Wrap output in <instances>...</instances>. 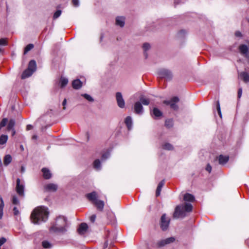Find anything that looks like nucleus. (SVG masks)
Instances as JSON below:
<instances>
[{
  "label": "nucleus",
  "mask_w": 249,
  "mask_h": 249,
  "mask_svg": "<svg viewBox=\"0 0 249 249\" xmlns=\"http://www.w3.org/2000/svg\"><path fill=\"white\" fill-rule=\"evenodd\" d=\"M165 126L168 128L171 127L173 125V121L172 119H168L165 121Z\"/></svg>",
  "instance_id": "36"
},
{
  "label": "nucleus",
  "mask_w": 249,
  "mask_h": 249,
  "mask_svg": "<svg viewBox=\"0 0 249 249\" xmlns=\"http://www.w3.org/2000/svg\"><path fill=\"white\" fill-rule=\"evenodd\" d=\"M162 146V148L165 150H171L173 149V146L169 143H165Z\"/></svg>",
  "instance_id": "33"
},
{
  "label": "nucleus",
  "mask_w": 249,
  "mask_h": 249,
  "mask_svg": "<svg viewBox=\"0 0 249 249\" xmlns=\"http://www.w3.org/2000/svg\"><path fill=\"white\" fill-rule=\"evenodd\" d=\"M21 149H22V148H23V146H22V145H21Z\"/></svg>",
  "instance_id": "61"
},
{
  "label": "nucleus",
  "mask_w": 249,
  "mask_h": 249,
  "mask_svg": "<svg viewBox=\"0 0 249 249\" xmlns=\"http://www.w3.org/2000/svg\"><path fill=\"white\" fill-rule=\"evenodd\" d=\"M206 170L209 172V173H210L211 172V170H212V167L209 164H208L207 165V166H206Z\"/></svg>",
  "instance_id": "51"
},
{
  "label": "nucleus",
  "mask_w": 249,
  "mask_h": 249,
  "mask_svg": "<svg viewBox=\"0 0 249 249\" xmlns=\"http://www.w3.org/2000/svg\"><path fill=\"white\" fill-rule=\"evenodd\" d=\"M41 171L43 173V176L45 179H48L52 177V174L47 168H43Z\"/></svg>",
  "instance_id": "19"
},
{
  "label": "nucleus",
  "mask_w": 249,
  "mask_h": 249,
  "mask_svg": "<svg viewBox=\"0 0 249 249\" xmlns=\"http://www.w3.org/2000/svg\"><path fill=\"white\" fill-rule=\"evenodd\" d=\"M175 241V238L174 237H171L159 241L157 243V245L159 247H161L165 246V245L173 243Z\"/></svg>",
  "instance_id": "9"
},
{
  "label": "nucleus",
  "mask_w": 249,
  "mask_h": 249,
  "mask_svg": "<svg viewBox=\"0 0 249 249\" xmlns=\"http://www.w3.org/2000/svg\"><path fill=\"white\" fill-rule=\"evenodd\" d=\"M8 139V136L5 135H2L0 137V144H5Z\"/></svg>",
  "instance_id": "32"
},
{
  "label": "nucleus",
  "mask_w": 249,
  "mask_h": 249,
  "mask_svg": "<svg viewBox=\"0 0 249 249\" xmlns=\"http://www.w3.org/2000/svg\"><path fill=\"white\" fill-rule=\"evenodd\" d=\"M34 48V45L33 44H29L26 46L24 49V54H26L29 51L32 50Z\"/></svg>",
  "instance_id": "37"
},
{
  "label": "nucleus",
  "mask_w": 249,
  "mask_h": 249,
  "mask_svg": "<svg viewBox=\"0 0 249 249\" xmlns=\"http://www.w3.org/2000/svg\"><path fill=\"white\" fill-rule=\"evenodd\" d=\"M175 4H177L178 3V2L177 1V0H175Z\"/></svg>",
  "instance_id": "59"
},
{
  "label": "nucleus",
  "mask_w": 249,
  "mask_h": 249,
  "mask_svg": "<svg viewBox=\"0 0 249 249\" xmlns=\"http://www.w3.org/2000/svg\"><path fill=\"white\" fill-rule=\"evenodd\" d=\"M134 112L137 114H142L143 112V107L140 102H137L134 104Z\"/></svg>",
  "instance_id": "10"
},
{
  "label": "nucleus",
  "mask_w": 249,
  "mask_h": 249,
  "mask_svg": "<svg viewBox=\"0 0 249 249\" xmlns=\"http://www.w3.org/2000/svg\"><path fill=\"white\" fill-rule=\"evenodd\" d=\"M96 219V215L95 214H93L91 216H90L89 219L91 222H94Z\"/></svg>",
  "instance_id": "50"
},
{
  "label": "nucleus",
  "mask_w": 249,
  "mask_h": 249,
  "mask_svg": "<svg viewBox=\"0 0 249 249\" xmlns=\"http://www.w3.org/2000/svg\"><path fill=\"white\" fill-rule=\"evenodd\" d=\"M21 149H22V148H23V146H22V145H21Z\"/></svg>",
  "instance_id": "63"
},
{
  "label": "nucleus",
  "mask_w": 249,
  "mask_h": 249,
  "mask_svg": "<svg viewBox=\"0 0 249 249\" xmlns=\"http://www.w3.org/2000/svg\"><path fill=\"white\" fill-rule=\"evenodd\" d=\"M13 213L15 216H19L20 215V212L16 207L13 208Z\"/></svg>",
  "instance_id": "42"
},
{
  "label": "nucleus",
  "mask_w": 249,
  "mask_h": 249,
  "mask_svg": "<svg viewBox=\"0 0 249 249\" xmlns=\"http://www.w3.org/2000/svg\"><path fill=\"white\" fill-rule=\"evenodd\" d=\"M116 98L118 106L120 108H124V107L125 103L121 92H118L116 93Z\"/></svg>",
  "instance_id": "8"
},
{
  "label": "nucleus",
  "mask_w": 249,
  "mask_h": 249,
  "mask_svg": "<svg viewBox=\"0 0 249 249\" xmlns=\"http://www.w3.org/2000/svg\"><path fill=\"white\" fill-rule=\"evenodd\" d=\"M12 202L14 205H18L19 204V201L15 195L12 196Z\"/></svg>",
  "instance_id": "38"
},
{
  "label": "nucleus",
  "mask_w": 249,
  "mask_h": 249,
  "mask_svg": "<svg viewBox=\"0 0 249 249\" xmlns=\"http://www.w3.org/2000/svg\"><path fill=\"white\" fill-rule=\"evenodd\" d=\"M8 120L7 118H3L1 122L0 123V125L3 127L5 126L6 123H7Z\"/></svg>",
  "instance_id": "44"
},
{
  "label": "nucleus",
  "mask_w": 249,
  "mask_h": 249,
  "mask_svg": "<svg viewBox=\"0 0 249 249\" xmlns=\"http://www.w3.org/2000/svg\"><path fill=\"white\" fill-rule=\"evenodd\" d=\"M36 61L34 60H31L29 62L28 69L29 70H30L31 71H32V72H34V71H36Z\"/></svg>",
  "instance_id": "23"
},
{
  "label": "nucleus",
  "mask_w": 249,
  "mask_h": 249,
  "mask_svg": "<svg viewBox=\"0 0 249 249\" xmlns=\"http://www.w3.org/2000/svg\"><path fill=\"white\" fill-rule=\"evenodd\" d=\"M24 168H23V167H22V168H21V171H22V172H23V171H24Z\"/></svg>",
  "instance_id": "60"
},
{
  "label": "nucleus",
  "mask_w": 249,
  "mask_h": 249,
  "mask_svg": "<svg viewBox=\"0 0 249 249\" xmlns=\"http://www.w3.org/2000/svg\"><path fill=\"white\" fill-rule=\"evenodd\" d=\"M48 215L49 213L47 208L44 207H38L32 212L31 219L33 223L39 224L42 222H45L48 219Z\"/></svg>",
  "instance_id": "1"
},
{
  "label": "nucleus",
  "mask_w": 249,
  "mask_h": 249,
  "mask_svg": "<svg viewBox=\"0 0 249 249\" xmlns=\"http://www.w3.org/2000/svg\"><path fill=\"white\" fill-rule=\"evenodd\" d=\"M150 48V44L148 43H144L143 44V46H142V48L144 51V55H145V57H147V53H146V51H147V50H148Z\"/></svg>",
  "instance_id": "34"
},
{
  "label": "nucleus",
  "mask_w": 249,
  "mask_h": 249,
  "mask_svg": "<svg viewBox=\"0 0 249 249\" xmlns=\"http://www.w3.org/2000/svg\"><path fill=\"white\" fill-rule=\"evenodd\" d=\"M164 185V180H161L159 183V184L157 186V189H156V196L157 197L160 195L162 188L163 187Z\"/></svg>",
  "instance_id": "21"
},
{
  "label": "nucleus",
  "mask_w": 249,
  "mask_h": 249,
  "mask_svg": "<svg viewBox=\"0 0 249 249\" xmlns=\"http://www.w3.org/2000/svg\"><path fill=\"white\" fill-rule=\"evenodd\" d=\"M72 3L73 6L77 7L79 6V0H72Z\"/></svg>",
  "instance_id": "48"
},
{
  "label": "nucleus",
  "mask_w": 249,
  "mask_h": 249,
  "mask_svg": "<svg viewBox=\"0 0 249 249\" xmlns=\"http://www.w3.org/2000/svg\"><path fill=\"white\" fill-rule=\"evenodd\" d=\"M12 161V157L10 155L5 156L3 160V164L5 166H7Z\"/></svg>",
  "instance_id": "28"
},
{
  "label": "nucleus",
  "mask_w": 249,
  "mask_h": 249,
  "mask_svg": "<svg viewBox=\"0 0 249 249\" xmlns=\"http://www.w3.org/2000/svg\"><path fill=\"white\" fill-rule=\"evenodd\" d=\"M68 82V80L67 78L65 77H61L60 79V83L61 86L62 87H65L67 85Z\"/></svg>",
  "instance_id": "35"
},
{
  "label": "nucleus",
  "mask_w": 249,
  "mask_h": 249,
  "mask_svg": "<svg viewBox=\"0 0 249 249\" xmlns=\"http://www.w3.org/2000/svg\"><path fill=\"white\" fill-rule=\"evenodd\" d=\"M7 44L6 40L4 38L0 39V45H6Z\"/></svg>",
  "instance_id": "47"
},
{
  "label": "nucleus",
  "mask_w": 249,
  "mask_h": 249,
  "mask_svg": "<svg viewBox=\"0 0 249 249\" xmlns=\"http://www.w3.org/2000/svg\"><path fill=\"white\" fill-rule=\"evenodd\" d=\"M33 72L31 71L30 70H29L28 68L25 70L22 73L21 75L22 79H25L32 75Z\"/></svg>",
  "instance_id": "24"
},
{
  "label": "nucleus",
  "mask_w": 249,
  "mask_h": 249,
  "mask_svg": "<svg viewBox=\"0 0 249 249\" xmlns=\"http://www.w3.org/2000/svg\"><path fill=\"white\" fill-rule=\"evenodd\" d=\"M3 215V211L0 210V219H1Z\"/></svg>",
  "instance_id": "58"
},
{
  "label": "nucleus",
  "mask_w": 249,
  "mask_h": 249,
  "mask_svg": "<svg viewBox=\"0 0 249 249\" xmlns=\"http://www.w3.org/2000/svg\"><path fill=\"white\" fill-rule=\"evenodd\" d=\"M88 228V225L85 223H82L79 225L77 230L78 232L80 234H84L86 232Z\"/></svg>",
  "instance_id": "13"
},
{
  "label": "nucleus",
  "mask_w": 249,
  "mask_h": 249,
  "mask_svg": "<svg viewBox=\"0 0 249 249\" xmlns=\"http://www.w3.org/2000/svg\"><path fill=\"white\" fill-rule=\"evenodd\" d=\"M6 240L4 237H1L0 238V247L2 246L5 242Z\"/></svg>",
  "instance_id": "49"
},
{
  "label": "nucleus",
  "mask_w": 249,
  "mask_h": 249,
  "mask_svg": "<svg viewBox=\"0 0 249 249\" xmlns=\"http://www.w3.org/2000/svg\"><path fill=\"white\" fill-rule=\"evenodd\" d=\"M235 35L236 36H238V37H240L242 36V34L241 32H239V31H237L235 32Z\"/></svg>",
  "instance_id": "53"
},
{
  "label": "nucleus",
  "mask_w": 249,
  "mask_h": 249,
  "mask_svg": "<svg viewBox=\"0 0 249 249\" xmlns=\"http://www.w3.org/2000/svg\"><path fill=\"white\" fill-rule=\"evenodd\" d=\"M125 124H126L128 130L131 129L132 126V120L130 116H127L125 118Z\"/></svg>",
  "instance_id": "26"
},
{
  "label": "nucleus",
  "mask_w": 249,
  "mask_h": 249,
  "mask_svg": "<svg viewBox=\"0 0 249 249\" xmlns=\"http://www.w3.org/2000/svg\"><path fill=\"white\" fill-rule=\"evenodd\" d=\"M72 86L73 89H78L82 86V82L78 79L73 80L72 82Z\"/></svg>",
  "instance_id": "16"
},
{
  "label": "nucleus",
  "mask_w": 249,
  "mask_h": 249,
  "mask_svg": "<svg viewBox=\"0 0 249 249\" xmlns=\"http://www.w3.org/2000/svg\"><path fill=\"white\" fill-rule=\"evenodd\" d=\"M67 227L66 218L63 216H59L56 218L55 222L51 224L49 231L52 233H63L66 232Z\"/></svg>",
  "instance_id": "2"
},
{
  "label": "nucleus",
  "mask_w": 249,
  "mask_h": 249,
  "mask_svg": "<svg viewBox=\"0 0 249 249\" xmlns=\"http://www.w3.org/2000/svg\"><path fill=\"white\" fill-rule=\"evenodd\" d=\"M242 93V89L241 88H240L238 91V97L239 98H240L241 97Z\"/></svg>",
  "instance_id": "52"
},
{
  "label": "nucleus",
  "mask_w": 249,
  "mask_h": 249,
  "mask_svg": "<svg viewBox=\"0 0 249 249\" xmlns=\"http://www.w3.org/2000/svg\"><path fill=\"white\" fill-rule=\"evenodd\" d=\"M42 246L44 249H50L52 247V244L47 240L42 242Z\"/></svg>",
  "instance_id": "29"
},
{
  "label": "nucleus",
  "mask_w": 249,
  "mask_h": 249,
  "mask_svg": "<svg viewBox=\"0 0 249 249\" xmlns=\"http://www.w3.org/2000/svg\"><path fill=\"white\" fill-rule=\"evenodd\" d=\"M158 74L161 78H164L167 80L171 79L172 74L171 72L167 69H161L159 70Z\"/></svg>",
  "instance_id": "4"
},
{
  "label": "nucleus",
  "mask_w": 249,
  "mask_h": 249,
  "mask_svg": "<svg viewBox=\"0 0 249 249\" xmlns=\"http://www.w3.org/2000/svg\"><path fill=\"white\" fill-rule=\"evenodd\" d=\"M15 125V121L14 119H10L8 122L7 129L8 130H12V136H14L16 133L14 127Z\"/></svg>",
  "instance_id": "14"
},
{
  "label": "nucleus",
  "mask_w": 249,
  "mask_h": 249,
  "mask_svg": "<svg viewBox=\"0 0 249 249\" xmlns=\"http://www.w3.org/2000/svg\"><path fill=\"white\" fill-rule=\"evenodd\" d=\"M8 120L7 118H3L1 122L0 123V125L3 127L5 126L6 123H7Z\"/></svg>",
  "instance_id": "43"
},
{
  "label": "nucleus",
  "mask_w": 249,
  "mask_h": 249,
  "mask_svg": "<svg viewBox=\"0 0 249 249\" xmlns=\"http://www.w3.org/2000/svg\"><path fill=\"white\" fill-rule=\"evenodd\" d=\"M87 198L93 204L97 200V194L93 191L86 195Z\"/></svg>",
  "instance_id": "11"
},
{
  "label": "nucleus",
  "mask_w": 249,
  "mask_h": 249,
  "mask_svg": "<svg viewBox=\"0 0 249 249\" xmlns=\"http://www.w3.org/2000/svg\"><path fill=\"white\" fill-rule=\"evenodd\" d=\"M169 224V220L166 219L165 214H162L161 217V224L160 227L163 231H165L167 229Z\"/></svg>",
  "instance_id": "7"
},
{
  "label": "nucleus",
  "mask_w": 249,
  "mask_h": 249,
  "mask_svg": "<svg viewBox=\"0 0 249 249\" xmlns=\"http://www.w3.org/2000/svg\"><path fill=\"white\" fill-rule=\"evenodd\" d=\"M239 76L242 79L245 83L249 82V74L245 71L241 72L239 74Z\"/></svg>",
  "instance_id": "15"
},
{
  "label": "nucleus",
  "mask_w": 249,
  "mask_h": 249,
  "mask_svg": "<svg viewBox=\"0 0 249 249\" xmlns=\"http://www.w3.org/2000/svg\"><path fill=\"white\" fill-rule=\"evenodd\" d=\"M93 166L95 169L100 170L101 166L100 160L98 159L95 160L93 162Z\"/></svg>",
  "instance_id": "30"
},
{
  "label": "nucleus",
  "mask_w": 249,
  "mask_h": 249,
  "mask_svg": "<svg viewBox=\"0 0 249 249\" xmlns=\"http://www.w3.org/2000/svg\"><path fill=\"white\" fill-rule=\"evenodd\" d=\"M109 156V153H106L103 154L102 156V160H105L107 159Z\"/></svg>",
  "instance_id": "46"
},
{
  "label": "nucleus",
  "mask_w": 249,
  "mask_h": 249,
  "mask_svg": "<svg viewBox=\"0 0 249 249\" xmlns=\"http://www.w3.org/2000/svg\"><path fill=\"white\" fill-rule=\"evenodd\" d=\"M16 190L19 196H24V185L20 183V179L18 178L17 179Z\"/></svg>",
  "instance_id": "6"
},
{
  "label": "nucleus",
  "mask_w": 249,
  "mask_h": 249,
  "mask_svg": "<svg viewBox=\"0 0 249 249\" xmlns=\"http://www.w3.org/2000/svg\"><path fill=\"white\" fill-rule=\"evenodd\" d=\"M216 109L219 117L222 118V113L220 109V103L218 101L216 102Z\"/></svg>",
  "instance_id": "40"
},
{
  "label": "nucleus",
  "mask_w": 249,
  "mask_h": 249,
  "mask_svg": "<svg viewBox=\"0 0 249 249\" xmlns=\"http://www.w3.org/2000/svg\"><path fill=\"white\" fill-rule=\"evenodd\" d=\"M193 206L190 203H185L176 207L173 214V217L176 218H183L186 216V213L191 212Z\"/></svg>",
  "instance_id": "3"
},
{
  "label": "nucleus",
  "mask_w": 249,
  "mask_h": 249,
  "mask_svg": "<svg viewBox=\"0 0 249 249\" xmlns=\"http://www.w3.org/2000/svg\"><path fill=\"white\" fill-rule=\"evenodd\" d=\"M183 199L185 201L193 202L195 197L190 194L186 193L184 195Z\"/></svg>",
  "instance_id": "25"
},
{
  "label": "nucleus",
  "mask_w": 249,
  "mask_h": 249,
  "mask_svg": "<svg viewBox=\"0 0 249 249\" xmlns=\"http://www.w3.org/2000/svg\"><path fill=\"white\" fill-rule=\"evenodd\" d=\"M179 101V99L177 97H174L171 99V100L167 101L165 100L163 101V103L167 105H170L171 108L174 110H177L178 109V106L176 104Z\"/></svg>",
  "instance_id": "5"
},
{
  "label": "nucleus",
  "mask_w": 249,
  "mask_h": 249,
  "mask_svg": "<svg viewBox=\"0 0 249 249\" xmlns=\"http://www.w3.org/2000/svg\"><path fill=\"white\" fill-rule=\"evenodd\" d=\"M125 18L124 17H117L116 18V24L117 25L123 27L124 25Z\"/></svg>",
  "instance_id": "17"
},
{
  "label": "nucleus",
  "mask_w": 249,
  "mask_h": 249,
  "mask_svg": "<svg viewBox=\"0 0 249 249\" xmlns=\"http://www.w3.org/2000/svg\"><path fill=\"white\" fill-rule=\"evenodd\" d=\"M82 96L89 102H93L94 101L93 98L90 95L88 94H82Z\"/></svg>",
  "instance_id": "39"
},
{
  "label": "nucleus",
  "mask_w": 249,
  "mask_h": 249,
  "mask_svg": "<svg viewBox=\"0 0 249 249\" xmlns=\"http://www.w3.org/2000/svg\"><path fill=\"white\" fill-rule=\"evenodd\" d=\"M61 14V11L60 10H57L53 15V18L56 19L58 18Z\"/></svg>",
  "instance_id": "41"
},
{
  "label": "nucleus",
  "mask_w": 249,
  "mask_h": 249,
  "mask_svg": "<svg viewBox=\"0 0 249 249\" xmlns=\"http://www.w3.org/2000/svg\"><path fill=\"white\" fill-rule=\"evenodd\" d=\"M239 49L241 53L247 55L248 51V47L246 45H241L239 47Z\"/></svg>",
  "instance_id": "27"
},
{
  "label": "nucleus",
  "mask_w": 249,
  "mask_h": 249,
  "mask_svg": "<svg viewBox=\"0 0 249 249\" xmlns=\"http://www.w3.org/2000/svg\"><path fill=\"white\" fill-rule=\"evenodd\" d=\"M248 22H249V18L248 19Z\"/></svg>",
  "instance_id": "64"
},
{
  "label": "nucleus",
  "mask_w": 249,
  "mask_h": 249,
  "mask_svg": "<svg viewBox=\"0 0 249 249\" xmlns=\"http://www.w3.org/2000/svg\"><path fill=\"white\" fill-rule=\"evenodd\" d=\"M0 210L3 211V209L4 206V201L1 197L0 198Z\"/></svg>",
  "instance_id": "45"
},
{
  "label": "nucleus",
  "mask_w": 249,
  "mask_h": 249,
  "mask_svg": "<svg viewBox=\"0 0 249 249\" xmlns=\"http://www.w3.org/2000/svg\"><path fill=\"white\" fill-rule=\"evenodd\" d=\"M185 34V31L184 30H181L178 33V36H180L181 35H184Z\"/></svg>",
  "instance_id": "56"
},
{
  "label": "nucleus",
  "mask_w": 249,
  "mask_h": 249,
  "mask_svg": "<svg viewBox=\"0 0 249 249\" xmlns=\"http://www.w3.org/2000/svg\"><path fill=\"white\" fill-rule=\"evenodd\" d=\"M140 100L141 104H142L143 105L147 106L150 103V100L148 99L144 98L143 96L140 97Z\"/></svg>",
  "instance_id": "31"
},
{
  "label": "nucleus",
  "mask_w": 249,
  "mask_h": 249,
  "mask_svg": "<svg viewBox=\"0 0 249 249\" xmlns=\"http://www.w3.org/2000/svg\"><path fill=\"white\" fill-rule=\"evenodd\" d=\"M93 204H94L97 208L100 211L103 210L104 207V202L102 200L97 199L96 201H95Z\"/></svg>",
  "instance_id": "22"
},
{
  "label": "nucleus",
  "mask_w": 249,
  "mask_h": 249,
  "mask_svg": "<svg viewBox=\"0 0 249 249\" xmlns=\"http://www.w3.org/2000/svg\"><path fill=\"white\" fill-rule=\"evenodd\" d=\"M33 126L31 124H28L26 126L27 130H30L33 128Z\"/></svg>",
  "instance_id": "54"
},
{
  "label": "nucleus",
  "mask_w": 249,
  "mask_h": 249,
  "mask_svg": "<svg viewBox=\"0 0 249 249\" xmlns=\"http://www.w3.org/2000/svg\"><path fill=\"white\" fill-rule=\"evenodd\" d=\"M229 160V156L220 155L218 157V161L220 164H224Z\"/></svg>",
  "instance_id": "20"
},
{
  "label": "nucleus",
  "mask_w": 249,
  "mask_h": 249,
  "mask_svg": "<svg viewBox=\"0 0 249 249\" xmlns=\"http://www.w3.org/2000/svg\"><path fill=\"white\" fill-rule=\"evenodd\" d=\"M37 138V136L36 135H34L33 136H32V140H36Z\"/></svg>",
  "instance_id": "57"
},
{
  "label": "nucleus",
  "mask_w": 249,
  "mask_h": 249,
  "mask_svg": "<svg viewBox=\"0 0 249 249\" xmlns=\"http://www.w3.org/2000/svg\"><path fill=\"white\" fill-rule=\"evenodd\" d=\"M44 188L47 191L55 192L58 188V186L57 184L54 183H49L44 186Z\"/></svg>",
  "instance_id": "12"
},
{
  "label": "nucleus",
  "mask_w": 249,
  "mask_h": 249,
  "mask_svg": "<svg viewBox=\"0 0 249 249\" xmlns=\"http://www.w3.org/2000/svg\"><path fill=\"white\" fill-rule=\"evenodd\" d=\"M151 113L155 118H158L162 115V112L157 107L153 108Z\"/></svg>",
  "instance_id": "18"
},
{
  "label": "nucleus",
  "mask_w": 249,
  "mask_h": 249,
  "mask_svg": "<svg viewBox=\"0 0 249 249\" xmlns=\"http://www.w3.org/2000/svg\"><path fill=\"white\" fill-rule=\"evenodd\" d=\"M66 103H67V100L66 99H65L63 100V103H62V105L64 106V107H63L64 109H65V108H66L65 105H66Z\"/></svg>",
  "instance_id": "55"
},
{
  "label": "nucleus",
  "mask_w": 249,
  "mask_h": 249,
  "mask_svg": "<svg viewBox=\"0 0 249 249\" xmlns=\"http://www.w3.org/2000/svg\"><path fill=\"white\" fill-rule=\"evenodd\" d=\"M21 149H22V148H23V146H22V145H21Z\"/></svg>",
  "instance_id": "62"
}]
</instances>
